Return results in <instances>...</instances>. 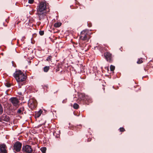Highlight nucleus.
I'll list each match as a JSON object with an SVG mask.
<instances>
[{
	"instance_id": "f257e3e1",
	"label": "nucleus",
	"mask_w": 153,
	"mask_h": 153,
	"mask_svg": "<svg viewBox=\"0 0 153 153\" xmlns=\"http://www.w3.org/2000/svg\"><path fill=\"white\" fill-rule=\"evenodd\" d=\"M13 76L18 83L19 88H20L22 86L25 84L24 81L27 78V76L20 70L16 71Z\"/></svg>"
},
{
	"instance_id": "f03ea898",
	"label": "nucleus",
	"mask_w": 153,
	"mask_h": 153,
	"mask_svg": "<svg viewBox=\"0 0 153 153\" xmlns=\"http://www.w3.org/2000/svg\"><path fill=\"white\" fill-rule=\"evenodd\" d=\"M37 11L39 12H48L49 10L47 7L46 2L42 1L40 2L39 5L37 7Z\"/></svg>"
},
{
	"instance_id": "7ed1b4c3",
	"label": "nucleus",
	"mask_w": 153,
	"mask_h": 153,
	"mask_svg": "<svg viewBox=\"0 0 153 153\" xmlns=\"http://www.w3.org/2000/svg\"><path fill=\"white\" fill-rule=\"evenodd\" d=\"M22 144L19 141H16L14 144L13 149V152L16 153L19 152L22 148Z\"/></svg>"
},
{
	"instance_id": "20e7f679",
	"label": "nucleus",
	"mask_w": 153,
	"mask_h": 153,
	"mask_svg": "<svg viewBox=\"0 0 153 153\" xmlns=\"http://www.w3.org/2000/svg\"><path fill=\"white\" fill-rule=\"evenodd\" d=\"M22 151L24 153H32L33 149L31 146L25 145L23 146Z\"/></svg>"
},
{
	"instance_id": "39448f33",
	"label": "nucleus",
	"mask_w": 153,
	"mask_h": 153,
	"mask_svg": "<svg viewBox=\"0 0 153 153\" xmlns=\"http://www.w3.org/2000/svg\"><path fill=\"white\" fill-rule=\"evenodd\" d=\"M37 102L36 100L33 99H30L28 103V106L32 109L35 108L37 105Z\"/></svg>"
},
{
	"instance_id": "423d86ee",
	"label": "nucleus",
	"mask_w": 153,
	"mask_h": 153,
	"mask_svg": "<svg viewBox=\"0 0 153 153\" xmlns=\"http://www.w3.org/2000/svg\"><path fill=\"white\" fill-rule=\"evenodd\" d=\"M9 100L14 106L18 107L19 101L17 98L16 97H12Z\"/></svg>"
},
{
	"instance_id": "0eeeda50",
	"label": "nucleus",
	"mask_w": 153,
	"mask_h": 153,
	"mask_svg": "<svg viewBox=\"0 0 153 153\" xmlns=\"http://www.w3.org/2000/svg\"><path fill=\"white\" fill-rule=\"evenodd\" d=\"M104 56L106 60L109 62H111L112 61V58L111 54L108 52L104 53Z\"/></svg>"
},
{
	"instance_id": "6e6552de",
	"label": "nucleus",
	"mask_w": 153,
	"mask_h": 153,
	"mask_svg": "<svg viewBox=\"0 0 153 153\" xmlns=\"http://www.w3.org/2000/svg\"><path fill=\"white\" fill-rule=\"evenodd\" d=\"M47 12H37V15L39 16V20L41 21L45 19Z\"/></svg>"
},
{
	"instance_id": "1a4fd4ad",
	"label": "nucleus",
	"mask_w": 153,
	"mask_h": 153,
	"mask_svg": "<svg viewBox=\"0 0 153 153\" xmlns=\"http://www.w3.org/2000/svg\"><path fill=\"white\" fill-rule=\"evenodd\" d=\"M87 34L86 31L85 30H83L81 32L80 38V39L83 40H86L88 39V37L87 36Z\"/></svg>"
},
{
	"instance_id": "9d476101",
	"label": "nucleus",
	"mask_w": 153,
	"mask_h": 153,
	"mask_svg": "<svg viewBox=\"0 0 153 153\" xmlns=\"http://www.w3.org/2000/svg\"><path fill=\"white\" fill-rule=\"evenodd\" d=\"M6 146L5 144H0V153H7Z\"/></svg>"
},
{
	"instance_id": "9b49d317",
	"label": "nucleus",
	"mask_w": 153,
	"mask_h": 153,
	"mask_svg": "<svg viewBox=\"0 0 153 153\" xmlns=\"http://www.w3.org/2000/svg\"><path fill=\"white\" fill-rule=\"evenodd\" d=\"M1 121H4L5 122H8L10 120L9 117L5 114H4L1 116Z\"/></svg>"
},
{
	"instance_id": "f8f14e48",
	"label": "nucleus",
	"mask_w": 153,
	"mask_h": 153,
	"mask_svg": "<svg viewBox=\"0 0 153 153\" xmlns=\"http://www.w3.org/2000/svg\"><path fill=\"white\" fill-rule=\"evenodd\" d=\"M42 111L41 110H40L36 112L35 115L36 118H39L42 113Z\"/></svg>"
},
{
	"instance_id": "ddd939ff",
	"label": "nucleus",
	"mask_w": 153,
	"mask_h": 153,
	"mask_svg": "<svg viewBox=\"0 0 153 153\" xmlns=\"http://www.w3.org/2000/svg\"><path fill=\"white\" fill-rule=\"evenodd\" d=\"M24 110V108L23 107H21L19 108L17 111V114H23L22 111Z\"/></svg>"
},
{
	"instance_id": "4468645a",
	"label": "nucleus",
	"mask_w": 153,
	"mask_h": 153,
	"mask_svg": "<svg viewBox=\"0 0 153 153\" xmlns=\"http://www.w3.org/2000/svg\"><path fill=\"white\" fill-rule=\"evenodd\" d=\"M79 97L81 100H85V95L81 93L79 94Z\"/></svg>"
},
{
	"instance_id": "2eb2a0df",
	"label": "nucleus",
	"mask_w": 153,
	"mask_h": 153,
	"mask_svg": "<svg viewBox=\"0 0 153 153\" xmlns=\"http://www.w3.org/2000/svg\"><path fill=\"white\" fill-rule=\"evenodd\" d=\"M50 68L49 66H46L44 68L43 71L45 72H47Z\"/></svg>"
},
{
	"instance_id": "dca6fc26",
	"label": "nucleus",
	"mask_w": 153,
	"mask_h": 153,
	"mask_svg": "<svg viewBox=\"0 0 153 153\" xmlns=\"http://www.w3.org/2000/svg\"><path fill=\"white\" fill-rule=\"evenodd\" d=\"M61 24L59 22H57L55 23L54 25V26L56 27H58L61 26Z\"/></svg>"
},
{
	"instance_id": "f3484780",
	"label": "nucleus",
	"mask_w": 153,
	"mask_h": 153,
	"mask_svg": "<svg viewBox=\"0 0 153 153\" xmlns=\"http://www.w3.org/2000/svg\"><path fill=\"white\" fill-rule=\"evenodd\" d=\"M42 153H45L46 150V148L45 147H42L40 149Z\"/></svg>"
},
{
	"instance_id": "a211bd4d",
	"label": "nucleus",
	"mask_w": 153,
	"mask_h": 153,
	"mask_svg": "<svg viewBox=\"0 0 153 153\" xmlns=\"http://www.w3.org/2000/svg\"><path fill=\"white\" fill-rule=\"evenodd\" d=\"M79 106L76 103H75L73 105V108H74L77 109L79 108Z\"/></svg>"
},
{
	"instance_id": "6ab92c4d",
	"label": "nucleus",
	"mask_w": 153,
	"mask_h": 153,
	"mask_svg": "<svg viewBox=\"0 0 153 153\" xmlns=\"http://www.w3.org/2000/svg\"><path fill=\"white\" fill-rule=\"evenodd\" d=\"M52 58V56H49L48 57H47L46 59V60L50 62V61L51 62V60Z\"/></svg>"
},
{
	"instance_id": "aec40b11",
	"label": "nucleus",
	"mask_w": 153,
	"mask_h": 153,
	"mask_svg": "<svg viewBox=\"0 0 153 153\" xmlns=\"http://www.w3.org/2000/svg\"><path fill=\"white\" fill-rule=\"evenodd\" d=\"M3 112V108L1 104L0 103V115Z\"/></svg>"
},
{
	"instance_id": "412c9836",
	"label": "nucleus",
	"mask_w": 153,
	"mask_h": 153,
	"mask_svg": "<svg viewBox=\"0 0 153 153\" xmlns=\"http://www.w3.org/2000/svg\"><path fill=\"white\" fill-rule=\"evenodd\" d=\"M115 67L114 66L111 65L110 66V69L111 71H113L115 69Z\"/></svg>"
},
{
	"instance_id": "4be33fe9",
	"label": "nucleus",
	"mask_w": 153,
	"mask_h": 153,
	"mask_svg": "<svg viewBox=\"0 0 153 153\" xmlns=\"http://www.w3.org/2000/svg\"><path fill=\"white\" fill-rule=\"evenodd\" d=\"M142 62H143V61L142 60V59H138V61L137 62V63L138 64H140V63H142Z\"/></svg>"
},
{
	"instance_id": "5701e85b",
	"label": "nucleus",
	"mask_w": 153,
	"mask_h": 153,
	"mask_svg": "<svg viewBox=\"0 0 153 153\" xmlns=\"http://www.w3.org/2000/svg\"><path fill=\"white\" fill-rule=\"evenodd\" d=\"M39 34L41 35L42 36L44 34V31L43 30H40L39 31Z\"/></svg>"
},
{
	"instance_id": "b1692460",
	"label": "nucleus",
	"mask_w": 153,
	"mask_h": 153,
	"mask_svg": "<svg viewBox=\"0 0 153 153\" xmlns=\"http://www.w3.org/2000/svg\"><path fill=\"white\" fill-rule=\"evenodd\" d=\"M34 1V0H28V3L30 4H32Z\"/></svg>"
},
{
	"instance_id": "393cba45",
	"label": "nucleus",
	"mask_w": 153,
	"mask_h": 153,
	"mask_svg": "<svg viewBox=\"0 0 153 153\" xmlns=\"http://www.w3.org/2000/svg\"><path fill=\"white\" fill-rule=\"evenodd\" d=\"M120 132H123L125 131V129L123 127H121L119 128Z\"/></svg>"
},
{
	"instance_id": "a878e982",
	"label": "nucleus",
	"mask_w": 153,
	"mask_h": 153,
	"mask_svg": "<svg viewBox=\"0 0 153 153\" xmlns=\"http://www.w3.org/2000/svg\"><path fill=\"white\" fill-rule=\"evenodd\" d=\"M5 85L7 87H10L11 85L10 84L7 83L5 84Z\"/></svg>"
},
{
	"instance_id": "bb28decb",
	"label": "nucleus",
	"mask_w": 153,
	"mask_h": 153,
	"mask_svg": "<svg viewBox=\"0 0 153 153\" xmlns=\"http://www.w3.org/2000/svg\"><path fill=\"white\" fill-rule=\"evenodd\" d=\"M67 101V99H65V100H63L62 102L63 103H65Z\"/></svg>"
},
{
	"instance_id": "cd10ccee",
	"label": "nucleus",
	"mask_w": 153,
	"mask_h": 153,
	"mask_svg": "<svg viewBox=\"0 0 153 153\" xmlns=\"http://www.w3.org/2000/svg\"><path fill=\"white\" fill-rule=\"evenodd\" d=\"M1 117H0V122H1Z\"/></svg>"
},
{
	"instance_id": "c85d7f7f",
	"label": "nucleus",
	"mask_w": 153,
	"mask_h": 153,
	"mask_svg": "<svg viewBox=\"0 0 153 153\" xmlns=\"http://www.w3.org/2000/svg\"><path fill=\"white\" fill-rule=\"evenodd\" d=\"M19 94H20V95H21V94H22V93L20 92V93H19Z\"/></svg>"
},
{
	"instance_id": "c756f323",
	"label": "nucleus",
	"mask_w": 153,
	"mask_h": 153,
	"mask_svg": "<svg viewBox=\"0 0 153 153\" xmlns=\"http://www.w3.org/2000/svg\"><path fill=\"white\" fill-rule=\"evenodd\" d=\"M91 26V25H89V27H90Z\"/></svg>"
},
{
	"instance_id": "7c9ffc66",
	"label": "nucleus",
	"mask_w": 153,
	"mask_h": 153,
	"mask_svg": "<svg viewBox=\"0 0 153 153\" xmlns=\"http://www.w3.org/2000/svg\"><path fill=\"white\" fill-rule=\"evenodd\" d=\"M13 61H12V63H13Z\"/></svg>"
}]
</instances>
